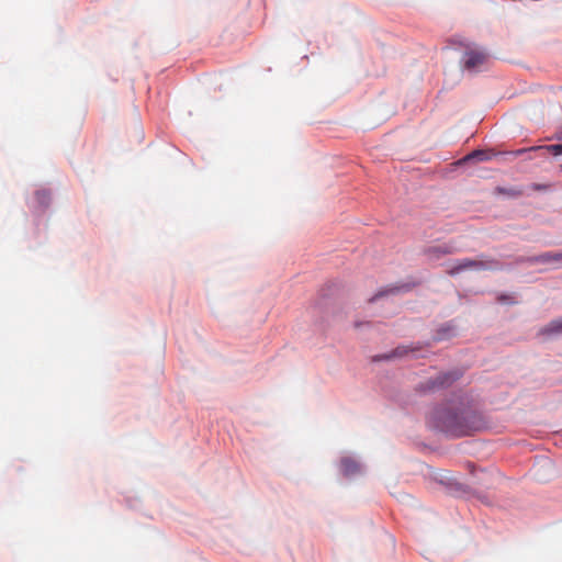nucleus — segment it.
Returning a JSON list of instances; mask_svg holds the SVG:
<instances>
[{"label":"nucleus","instance_id":"obj_5","mask_svg":"<svg viewBox=\"0 0 562 562\" xmlns=\"http://www.w3.org/2000/svg\"><path fill=\"white\" fill-rule=\"evenodd\" d=\"M456 251L454 246L451 243L431 245L425 248L424 255L429 261H436L447 255H451Z\"/></svg>","mask_w":562,"mask_h":562},{"label":"nucleus","instance_id":"obj_1","mask_svg":"<svg viewBox=\"0 0 562 562\" xmlns=\"http://www.w3.org/2000/svg\"><path fill=\"white\" fill-rule=\"evenodd\" d=\"M432 419L437 428L452 437L472 435L485 427L482 415L461 403L437 408Z\"/></svg>","mask_w":562,"mask_h":562},{"label":"nucleus","instance_id":"obj_9","mask_svg":"<svg viewBox=\"0 0 562 562\" xmlns=\"http://www.w3.org/2000/svg\"><path fill=\"white\" fill-rule=\"evenodd\" d=\"M541 334H562V317L550 322L544 328L541 329Z\"/></svg>","mask_w":562,"mask_h":562},{"label":"nucleus","instance_id":"obj_3","mask_svg":"<svg viewBox=\"0 0 562 562\" xmlns=\"http://www.w3.org/2000/svg\"><path fill=\"white\" fill-rule=\"evenodd\" d=\"M517 262L540 263L557 269L562 267V251H547L538 256L518 258Z\"/></svg>","mask_w":562,"mask_h":562},{"label":"nucleus","instance_id":"obj_2","mask_svg":"<svg viewBox=\"0 0 562 562\" xmlns=\"http://www.w3.org/2000/svg\"><path fill=\"white\" fill-rule=\"evenodd\" d=\"M502 265L494 258L470 259L463 258L456 261L448 270V274L454 276L464 270H496L501 269Z\"/></svg>","mask_w":562,"mask_h":562},{"label":"nucleus","instance_id":"obj_12","mask_svg":"<svg viewBox=\"0 0 562 562\" xmlns=\"http://www.w3.org/2000/svg\"><path fill=\"white\" fill-rule=\"evenodd\" d=\"M37 198L40 201L44 200L46 198V193L45 192H38L37 193Z\"/></svg>","mask_w":562,"mask_h":562},{"label":"nucleus","instance_id":"obj_6","mask_svg":"<svg viewBox=\"0 0 562 562\" xmlns=\"http://www.w3.org/2000/svg\"><path fill=\"white\" fill-rule=\"evenodd\" d=\"M457 375L453 374V373H442L440 375H438L434 381H430V386L429 389L434 390V389H438V387H443L446 385H449L451 384L453 381L457 380Z\"/></svg>","mask_w":562,"mask_h":562},{"label":"nucleus","instance_id":"obj_13","mask_svg":"<svg viewBox=\"0 0 562 562\" xmlns=\"http://www.w3.org/2000/svg\"><path fill=\"white\" fill-rule=\"evenodd\" d=\"M561 170H562V165L560 166Z\"/></svg>","mask_w":562,"mask_h":562},{"label":"nucleus","instance_id":"obj_4","mask_svg":"<svg viewBox=\"0 0 562 562\" xmlns=\"http://www.w3.org/2000/svg\"><path fill=\"white\" fill-rule=\"evenodd\" d=\"M490 55L483 49H471L464 54V67L476 70L486 64Z\"/></svg>","mask_w":562,"mask_h":562},{"label":"nucleus","instance_id":"obj_10","mask_svg":"<svg viewBox=\"0 0 562 562\" xmlns=\"http://www.w3.org/2000/svg\"><path fill=\"white\" fill-rule=\"evenodd\" d=\"M488 158H490V156L487 155L486 151H484V150H474V151L470 153L469 155H467L463 158V161H470V160H473V159L483 161V160H487Z\"/></svg>","mask_w":562,"mask_h":562},{"label":"nucleus","instance_id":"obj_8","mask_svg":"<svg viewBox=\"0 0 562 562\" xmlns=\"http://www.w3.org/2000/svg\"><path fill=\"white\" fill-rule=\"evenodd\" d=\"M528 150H535V151H547L552 154L553 156L562 155V144H555V145H543V146H532L528 148ZM527 151L526 148L518 150V154Z\"/></svg>","mask_w":562,"mask_h":562},{"label":"nucleus","instance_id":"obj_11","mask_svg":"<svg viewBox=\"0 0 562 562\" xmlns=\"http://www.w3.org/2000/svg\"><path fill=\"white\" fill-rule=\"evenodd\" d=\"M396 290H397V288H393V289H389V290H386V291H382V292H380L379 294H376L373 299H376L378 296L385 295L386 293H390V292H394V291H396Z\"/></svg>","mask_w":562,"mask_h":562},{"label":"nucleus","instance_id":"obj_7","mask_svg":"<svg viewBox=\"0 0 562 562\" xmlns=\"http://www.w3.org/2000/svg\"><path fill=\"white\" fill-rule=\"evenodd\" d=\"M340 470L344 473V475L349 476L352 474H356L360 470V465L357 461H355L351 458H344L340 461Z\"/></svg>","mask_w":562,"mask_h":562}]
</instances>
